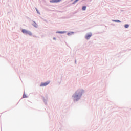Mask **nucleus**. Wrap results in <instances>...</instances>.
Returning <instances> with one entry per match:
<instances>
[{
    "label": "nucleus",
    "instance_id": "obj_1",
    "mask_svg": "<svg viewBox=\"0 0 131 131\" xmlns=\"http://www.w3.org/2000/svg\"><path fill=\"white\" fill-rule=\"evenodd\" d=\"M84 90L79 89L76 90L72 95L71 99L74 103L79 102L82 98V96L84 95Z\"/></svg>",
    "mask_w": 131,
    "mask_h": 131
},
{
    "label": "nucleus",
    "instance_id": "obj_2",
    "mask_svg": "<svg viewBox=\"0 0 131 131\" xmlns=\"http://www.w3.org/2000/svg\"><path fill=\"white\" fill-rule=\"evenodd\" d=\"M21 32H23V33L24 34H25L26 35H29L30 36H31V35H32V33L31 32V31H28L25 29H23L21 30Z\"/></svg>",
    "mask_w": 131,
    "mask_h": 131
},
{
    "label": "nucleus",
    "instance_id": "obj_3",
    "mask_svg": "<svg viewBox=\"0 0 131 131\" xmlns=\"http://www.w3.org/2000/svg\"><path fill=\"white\" fill-rule=\"evenodd\" d=\"M50 82H51V81L50 80L47 81V82H41L40 84V86L41 88H42L43 86H47V85H48V84H50Z\"/></svg>",
    "mask_w": 131,
    "mask_h": 131
},
{
    "label": "nucleus",
    "instance_id": "obj_4",
    "mask_svg": "<svg viewBox=\"0 0 131 131\" xmlns=\"http://www.w3.org/2000/svg\"><path fill=\"white\" fill-rule=\"evenodd\" d=\"M91 37H92V33L91 32L86 33V35H85V38L87 40H89V39H90L91 38Z\"/></svg>",
    "mask_w": 131,
    "mask_h": 131
},
{
    "label": "nucleus",
    "instance_id": "obj_5",
    "mask_svg": "<svg viewBox=\"0 0 131 131\" xmlns=\"http://www.w3.org/2000/svg\"><path fill=\"white\" fill-rule=\"evenodd\" d=\"M32 25L35 27V28H37L38 27V25L36 23V22L33 21V23L32 24Z\"/></svg>",
    "mask_w": 131,
    "mask_h": 131
},
{
    "label": "nucleus",
    "instance_id": "obj_6",
    "mask_svg": "<svg viewBox=\"0 0 131 131\" xmlns=\"http://www.w3.org/2000/svg\"><path fill=\"white\" fill-rule=\"evenodd\" d=\"M50 3H60V0H50Z\"/></svg>",
    "mask_w": 131,
    "mask_h": 131
},
{
    "label": "nucleus",
    "instance_id": "obj_7",
    "mask_svg": "<svg viewBox=\"0 0 131 131\" xmlns=\"http://www.w3.org/2000/svg\"><path fill=\"white\" fill-rule=\"evenodd\" d=\"M56 33H59L60 34H64V33H66V31H57Z\"/></svg>",
    "mask_w": 131,
    "mask_h": 131
},
{
    "label": "nucleus",
    "instance_id": "obj_8",
    "mask_svg": "<svg viewBox=\"0 0 131 131\" xmlns=\"http://www.w3.org/2000/svg\"><path fill=\"white\" fill-rule=\"evenodd\" d=\"M72 34H74V32H71L67 33V35H68L69 36L72 35Z\"/></svg>",
    "mask_w": 131,
    "mask_h": 131
},
{
    "label": "nucleus",
    "instance_id": "obj_9",
    "mask_svg": "<svg viewBox=\"0 0 131 131\" xmlns=\"http://www.w3.org/2000/svg\"><path fill=\"white\" fill-rule=\"evenodd\" d=\"M57 81L59 82V83H61V82L62 81V78L60 77L57 79Z\"/></svg>",
    "mask_w": 131,
    "mask_h": 131
},
{
    "label": "nucleus",
    "instance_id": "obj_10",
    "mask_svg": "<svg viewBox=\"0 0 131 131\" xmlns=\"http://www.w3.org/2000/svg\"><path fill=\"white\" fill-rule=\"evenodd\" d=\"M43 102L45 103V105H47V104H48V100H47V99L43 98Z\"/></svg>",
    "mask_w": 131,
    "mask_h": 131
},
{
    "label": "nucleus",
    "instance_id": "obj_11",
    "mask_svg": "<svg viewBox=\"0 0 131 131\" xmlns=\"http://www.w3.org/2000/svg\"><path fill=\"white\" fill-rule=\"evenodd\" d=\"M113 22H117V23H120L121 22V21L118 20V19H116V20H112Z\"/></svg>",
    "mask_w": 131,
    "mask_h": 131
},
{
    "label": "nucleus",
    "instance_id": "obj_12",
    "mask_svg": "<svg viewBox=\"0 0 131 131\" xmlns=\"http://www.w3.org/2000/svg\"><path fill=\"white\" fill-rule=\"evenodd\" d=\"M124 27L125 28H128L129 27V25H128V24H125V25H124Z\"/></svg>",
    "mask_w": 131,
    "mask_h": 131
},
{
    "label": "nucleus",
    "instance_id": "obj_13",
    "mask_svg": "<svg viewBox=\"0 0 131 131\" xmlns=\"http://www.w3.org/2000/svg\"><path fill=\"white\" fill-rule=\"evenodd\" d=\"M82 11H85V10H86V6H83L82 8Z\"/></svg>",
    "mask_w": 131,
    "mask_h": 131
},
{
    "label": "nucleus",
    "instance_id": "obj_14",
    "mask_svg": "<svg viewBox=\"0 0 131 131\" xmlns=\"http://www.w3.org/2000/svg\"><path fill=\"white\" fill-rule=\"evenodd\" d=\"M23 98H27V96H26V95H25V92H24Z\"/></svg>",
    "mask_w": 131,
    "mask_h": 131
},
{
    "label": "nucleus",
    "instance_id": "obj_15",
    "mask_svg": "<svg viewBox=\"0 0 131 131\" xmlns=\"http://www.w3.org/2000/svg\"><path fill=\"white\" fill-rule=\"evenodd\" d=\"M36 11L38 14H40V13H39V11H38V10L36 8Z\"/></svg>",
    "mask_w": 131,
    "mask_h": 131
},
{
    "label": "nucleus",
    "instance_id": "obj_16",
    "mask_svg": "<svg viewBox=\"0 0 131 131\" xmlns=\"http://www.w3.org/2000/svg\"><path fill=\"white\" fill-rule=\"evenodd\" d=\"M76 3H77L75 0L73 2L72 5H74Z\"/></svg>",
    "mask_w": 131,
    "mask_h": 131
},
{
    "label": "nucleus",
    "instance_id": "obj_17",
    "mask_svg": "<svg viewBox=\"0 0 131 131\" xmlns=\"http://www.w3.org/2000/svg\"><path fill=\"white\" fill-rule=\"evenodd\" d=\"M56 37H53V40H56Z\"/></svg>",
    "mask_w": 131,
    "mask_h": 131
},
{
    "label": "nucleus",
    "instance_id": "obj_18",
    "mask_svg": "<svg viewBox=\"0 0 131 131\" xmlns=\"http://www.w3.org/2000/svg\"><path fill=\"white\" fill-rule=\"evenodd\" d=\"M75 1L77 2H78L79 0H75Z\"/></svg>",
    "mask_w": 131,
    "mask_h": 131
},
{
    "label": "nucleus",
    "instance_id": "obj_19",
    "mask_svg": "<svg viewBox=\"0 0 131 131\" xmlns=\"http://www.w3.org/2000/svg\"><path fill=\"white\" fill-rule=\"evenodd\" d=\"M75 63L76 64V60L75 61Z\"/></svg>",
    "mask_w": 131,
    "mask_h": 131
},
{
    "label": "nucleus",
    "instance_id": "obj_20",
    "mask_svg": "<svg viewBox=\"0 0 131 131\" xmlns=\"http://www.w3.org/2000/svg\"><path fill=\"white\" fill-rule=\"evenodd\" d=\"M122 12H123V10H122Z\"/></svg>",
    "mask_w": 131,
    "mask_h": 131
},
{
    "label": "nucleus",
    "instance_id": "obj_21",
    "mask_svg": "<svg viewBox=\"0 0 131 131\" xmlns=\"http://www.w3.org/2000/svg\"><path fill=\"white\" fill-rule=\"evenodd\" d=\"M60 2H61V0H59Z\"/></svg>",
    "mask_w": 131,
    "mask_h": 131
}]
</instances>
